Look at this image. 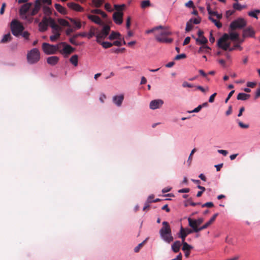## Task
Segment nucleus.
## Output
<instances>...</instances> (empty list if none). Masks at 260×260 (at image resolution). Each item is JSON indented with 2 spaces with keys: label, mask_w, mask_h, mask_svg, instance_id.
Returning <instances> with one entry per match:
<instances>
[{
  "label": "nucleus",
  "mask_w": 260,
  "mask_h": 260,
  "mask_svg": "<svg viewBox=\"0 0 260 260\" xmlns=\"http://www.w3.org/2000/svg\"><path fill=\"white\" fill-rule=\"evenodd\" d=\"M55 8L57 10V11L62 14H65L67 13L66 9L61 6L60 4H55Z\"/></svg>",
  "instance_id": "bb28decb"
},
{
  "label": "nucleus",
  "mask_w": 260,
  "mask_h": 260,
  "mask_svg": "<svg viewBox=\"0 0 260 260\" xmlns=\"http://www.w3.org/2000/svg\"><path fill=\"white\" fill-rule=\"evenodd\" d=\"M11 36L10 33H8L3 37V39L1 40V43H5L8 41H10L11 40Z\"/></svg>",
  "instance_id": "58836bf2"
},
{
  "label": "nucleus",
  "mask_w": 260,
  "mask_h": 260,
  "mask_svg": "<svg viewBox=\"0 0 260 260\" xmlns=\"http://www.w3.org/2000/svg\"><path fill=\"white\" fill-rule=\"evenodd\" d=\"M185 6L189 8H194V6L193 2L192 1H189L188 2L185 4Z\"/></svg>",
  "instance_id": "a18cd8bd"
},
{
  "label": "nucleus",
  "mask_w": 260,
  "mask_h": 260,
  "mask_svg": "<svg viewBox=\"0 0 260 260\" xmlns=\"http://www.w3.org/2000/svg\"><path fill=\"white\" fill-rule=\"evenodd\" d=\"M131 21V18L130 17H128L126 19V27L128 29L130 27Z\"/></svg>",
  "instance_id": "bf43d9fd"
},
{
  "label": "nucleus",
  "mask_w": 260,
  "mask_h": 260,
  "mask_svg": "<svg viewBox=\"0 0 260 260\" xmlns=\"http://www.w3.org/2000/svg\"><path fill=\"white\" fill-rule=\"evenodd\" d=\"M192 19H190L189 21L187 22L185 28V31L186 32H188L192 29L193 27L192 25Z\"/></svg>",
  "instance_id": "ea45409f"
},
{
  "label": "nucleus",
  "mask_w": 260,
  "mask_h": 260,
  "mask_svg": "<svg viewBox=\"0 0 260 260\" xmlns=\"http://www.w3.org/2000/svg\"><path fill=\"white\" fill-rule=\"evenodd\" d=\"M54 35L51 36L50 37V39L52 42H55L59 37L60 33L59 31H55V33H53Z\"/></svg>",
  "instance_id": "e433bc0d"
},
{
  "label": "nucleus",
  "mask_w": 260,
  "mask_h": 260,
  "mask_svg": "<svg viewBox=\"0 0 260 260\" xmlns=\"http://www.w3.org/2000/svg\"><path fill=\"white\" fill-rule=\"evenodd\" d=\"M120 34L118 32L112 31L109 36V39L110 40L114 39H120Z\"/></svg>",
  "instance_id": "c756f323"
},
{
  "label": "nucleus",
  "mask_w": 260,
  "mask_h": 260,
  "mask_svg": "<svg viewBox=\"0 0 260 260\" xmlns=\"http://www.w3.org/2000/svg\"><path fill=\"white\" fill-rule=\"evenodd\" d=\"M32 6V3L30 2L26 3L22 5L19 9L20 15L23 16V15L27 14Z\"/></svg>",
  "instance_id": "ddd939ff"
},
{
  "label": "nucleus",
  "mask_w": 260,
  "mask_h": 260,
  "mask_svg": "<svg viewBox=\"0 0 260 260\" xmlns=\"http://www.w3.org/2000/svg\"><path fill=\"white\" fill-rule=\"evenodd\" d=\"M213 206H214V205L212 202H207V203H206L205 204H203L202 205V207L203 208H204V207L211 208V207H213Z\"/></svg>",
  "instance_id": "5fc2aeb1"
},
{
  "label": "nucleus",
  "mask_w": 260,
  "mask_h": 260,
  "mask_svg": "<svg viewBox=\"0 0 260 260\" xmlns=\"http://www.w3.org/2000/svg\"><path fill=\"white\" fill-rule=\"evenodd\" d=\"M71 22L76 29H80L81 27V23L80 21L76 20L74 19H71Z\"/></svg>",
  "instance_id": "72a5a7b5"
},
{
  "label": "nucleus",
  "mask_w": 260,
  "mask_h": 260,
  "mask_svg": "<svg viewBox=\"0 0 260 260\" xmlns=\"http://www.w3.org/2000/svg\"><path fill=\"white\" fill-rule=\"evenodd\" d=\"M230 39L232 41L239 40V34L237 32H230L229 34H224L217 41V46L218 47L222 48L223 50L226 51L231 43L228 42Z\"/></svg>",
  "instance_id": "f257e3e1"
},
{
  "label": "nucleus",
  "mask_w": 260,
  "mask_h": 260,
  "mask_svg": "<svg viewBox=\"0 0 260 260\" xmlns=\"http://www.w3.org/2000/svg\"><path fill=\"white\" fill-rule=\"evenodd\" d=\"M188 221L189 226L192 228V232L198 233L203 230L202 226L199 227L196 219L188 218Z\"/></svg>",
  "instance_id": "f8f14e48"
},
{
  "label": "nucleus",
  "mask_w": 260,
  "mask_h": 260,
  "mask_svg": "<svg viewBox=\"0 0 260 260\" xmlns=\"http://www.w3.org/2000/svg\"><path fill=\"white\" fill-rule=\"evenodd\" d=\"M103 48L107 49L113 46V44L109 42H103L101 41V43H100Z\"/></svg>",
  "instance_id": "37998d69"
},
{
  "label": "nucleus",
  "mask_w": 260,
  "mask_h": 260,
  "mask_svg": "<svg viewBox=\"0 0 260 260\" xmlns=\"http://www.w3.org/2000/svg\"><path fill=\"white\" fill-rule=\"evenodd\" d=\"M235 92V90H232L230 93L229 94H228V97L226 98L225 100V103H227L228 101L230 100V99L231 98V97L233 95V94H234V93Z\"/></svg>",
  "instance_id": "e2e57ef3"
},
{
  "label": "nucleus",
  "mask_w": 260,
  "mask_h": 260,
  "mask_svg": "<svg viewBox=\"0 0 260 260\" xmlns=\"http://www.w3.org/2000/svg\"><path fill=\"white\" fill-rule=\"evenodd\" d=\"M255 32L252 27L249 26L243 30L242 37L243 38L248 37L254 38Z\"/></svg>",
  "instance_id": "4468645a"
},
{
  "label": "nucleus",
  "mask_w": 260,
  "mask_h": 260,
  "mask_svg": "<svg viewBox=\"0 0 260 260\" xmlns=\"http://www.w3.org/2000/svg\"><path fill=\"white\" fill-rule=\"evenodd\" d=\"M237 48H239L240 50H241L242 49V48L240 46L239 44H236L233 47H230V46L229 48L227 50H229V51H232Z\"/></svg>",
  "instance_id": "c03bdc74"
},
{
  "label": "nucleus",
  "mask_w": 260,
  "mask_h": 260,
  "mask_svg": "<svg viewBox=\"0 0 260 260\" xmlns=\"http://www.w3.org/2000/svg\"><path fill=\"white\" fill-rule=\"evenodd\" d=\"M247 25L246 20L243 18L240 17L232 21L230 25V29L234 31L237 29H242Z\"/></svg>",
  "instance_id": "423d86ee"
},
{
  "label": "nucleus",
  "mask_w": 260,
  "mask_h": 260,
  "mask_svg": "<svg viewBox=\"0 0 260 260\" xmlns=\"http://www.w3.org/2000/svg\"><path fill=\"white\" fill-rule=\"evenodd\" d=\"M218 152L220 154H222L224 156H226L228 153V152L226 150L221 149L218 150Z\"/></svg>",
  "instance_id": "338daca9"
},
{
  "label": "nucleus",
  "mask_w": 260,
  "mask_h": 260,
  "mask_svg": "<svg viewBox=\"0 0 260 260\" xmlns=\"http://www.w3.org/2000/svg\"><path fill=\"white\" fill-rule=\"evenodd\" d=\"M69 8L78 12H82L84 10L80 5L75 3H69L67 4Z\"/></svg>",
  "instance_id": "6ab92c4d"
},
{
  "label": "nucleus",
  "mask_w": 260,
  "mask_h": 260,
  "mask_svg": "<svg viewBox=\"0 0 260 260\" xmlns=\"http://www.w3.org/2000/svg\"><path fill=\"white\" fill-rule=\"evenodd\" d=\"M70 61L75 67H77L78 66V56L76 54L73 55L70 58Z\"/></svg>",
  "instance_id": "c85d7f7f"
},
{
  "label": "nucleus",
  "mask_w": 260,
  "mask_h": 260,
  "mask_svg": "<svg viewBox=\"0 0 260 260\" xmlns=\"http://www.w3.org/2000/svg\"><path fill=\"white\" fill-rule=\"evenodd\" d=\"M110 30V27L108 25H103V27L101 31L98 32L96 35V42L98 43H101L102 40L105 39L109 35Z\"/></svg>",
  "instance_id": "9d476101"
},
{
  "label": "nucleus",
  "mask_w": 260,
  "mask_h": 260,
  "mask_svg": "<svg viewBox=\"0 0 260 260\" xmlns=\"http://www.w3.org/2000/svg\"><path fill=\"white\" fill-rule=\"evenodd\" d=\"M164 104V101L161 99L154 100L150 102L149 107L151 109L155 110L160 108Z\"/></svg>",
  "instance_id": "2eb2a0df"
},
{
  "label": "nucleus",
  "mask_w": 260,
  "mask_h": 260,
  "mask_svg": "<svg viewBox=\"0 0 260 260\" xmlns=\"http://www.w3.org/2000/svg\"><path fill=\"white\" fill-rule=\"evenodd\" d=\"M182 85L183 87H189V88H191V87H193L194 86L193 85L188 83V82H187L186 81L183 82Z\"/></svg>",
  "instance_id": "6e6d98bb"
},
{
  "label": "nucleus",
  "mask_w": 260,
  "mask_h": 260,
  "mask_svg": "<svg viewBox=\"0 0 260 260\" xmlns=\"http://www.w3.org/2000/svg\"><path fill=\"white\" fill-rule=\"evenodd\" d=\"M196 151V148H194L191 151V153L189 156V157H188V159L187 160V162L189 164V165L190 164L191 162V160H192V155L194 154V153Z\"/></svg>",
  "instance_id": "8fccbe9b"
},
{
  "label": "nucleus",
  "mask_w": 260,
  "mask_h": 260,
  "mask_svg": "<svg viewBox=\"0 0 260 260\" xmlns=\"http://www.w3.org/2000/svg\"><path fill=\"white\" fill-rule=\"evenodd\" d=\"M192 233V231L189 229H184L181 227L180 230V232L178 237L182 239V242H184L185 240L186 237L188 235Z\"/></svg>",
  "instance_id": "dca6fc26"
},
{
  "label": "nucleus",
  "mask_w": 260,
  "mask_h": 260,
  "mask_svg": "<svg viewBox=\"0 0 260 260\" xmlns=\"http://www.w3.org/2000/svg\"><path fill=\"white\" fill-rule=\"evenodd\" d=\"M11 29L13 35L18 36L23 31L24 27L18 20H14L11 22Z\"/></svg>",
  "instance_id": "1a4fd4ad"
},
{
  "label": "nucleus",
  "mask_w": 260,
  "mask_h": 260,
  "mask_svg": "<svg viewBox=\"0 0 260 260\" xmlns=\"http://www.w3.org/2000/svg\"><path fill=\"white\" fill-rule=\"evenodd\" d=\"M235 12V10H228L225 13V17L229 18L231 16L233 15Z\"/></svg>",
  "instance_id": "603ef678"
},
{
  "label": "nucleus",
  "mask_w": 260,
  "mask_h": 260,
  "mask_svg": "<svg viewBox=\"0 0 260 260\" xmlns=\"http://www.w3.org/2000/svg\"><path fill=\"white\" fill-rule=\"evenodd\" d=\"M256 85V82H248L247 83V86L250 88H253Z\"/></svg>",
  "instance_id": "13d9d810"
},
{
  "label": "nucleus",
  "mask_w": 260,
  "mask_h": 260,
  "mask_svg": "<svg viewBox=\"0 0 260 260\" xmlns=\"http://www.w3.org/2000/svg\"><path fill=\"white\" fill-rule=\"evenodd\" d=\"M42 6L41 0H35L34 2V7L30 11L29 14H26L21 16V17L26 20L28 23H31L33 20L32 16L36 15L40 10Z\"/></svg>",
  "instance_id": "20e7f679"
},
{
  "label": "nucleus",
  "mask_w": 260,
  "mask_h": 260,
  "mask_svg": "<svg viewBox=\"0 0 260 260\" xmlns=\"http://www.w3.org/2000/svg\"><path fill=\"white\" fill-rule=\"evenodd\" d=\"M209 19L211 20L218 28H220L222 27V24L219 21L216 20L212 17H209Z\"/></svg>",
  "instance_id": "c9c22d12"
},
{
  "label": "nucleus",
  "mask_w": 260,
  "mask_h": 260,
  "mask_svg": "<svg viewBox=\"0 0 260 260\" xmlns=\"http://www.w3.org/2000/svg\"><path fill=\"white\" fill-rule=\"evenodd\" d=\"M123 99H124V95L123 94L116 95L113 98V102L117 106L119 107L121 105L123 101Z\"/></svg>",
  "instance_id": "412c9836"
},
{
  "label": "nucleus",
  "mask_w": 260,
  "mask_h": 260,
  "mask_svg": "<svg viewBox=\"0 0 260 260\" xmlns=\"http://www.w3.org/2000/svg\"><path fill=\"white\" fill-rule=\"evenodd\" d=\"M48 25L52 28V32L55 33V31H59L60 27L56 23L55 20L51 17L47 18Z\"/></svg>",
  "instance_id": "f3484780"
},
{
  "label": "nucleus",
  "mask_w": 260,
  "mask_h": 260,
  "mask_svg": "<svg viewBox=\"0 0 260 260\" xmlns=\"http://www.w3.org/2000/svg\"><path fill=\"white\" fill-rule=\"evenodd\" d=\"M182 244L183 245L182 249L184 251H190V250L192 249V247L185 241L182 242Z\"/></svg>",
  "instance_id": "2f4dec72"
},
{
  "label": "nucleus",
  "mask_w": 260,
  "mask_h": 260,
  "mask_svg": "<svg viewBox=\"0 0 260 260\" xmlns=\"http://www.w3.org/2000/svg\"><path fill=\"white\" fill-rule=\"evenodd\" d=\"M196 87L197 89L200 90V91H201L202 92H204V93H205L209 90L208 87H207L206 88H204L203 87H202V86H200V85L196 86Z\"/></svg>",
  "instance_id": "de8ad7c7"
},
{
  "label": "nucleus",
  "mask_w": 260,
  "mask_h": 260,
  "mask_svg": "<svg viewBox=\"0 0 260 260\" xmlns=\"http://www.w3.org/2000/svg\"><path fill=\"white\" fill-rule=\"evenodd\" d=\"M104 0H92V6L99 8L103 4Z\"/></svg>",
  "instance_id": "f704fd0d"
},
{
  "label": "nucleus",
  "mask_w": 260,
  "mask_h": 260,
  "mask_svg": "<svg viewBox=\"0 0 260 260\" xmlns=\"http://www.w3.org/2000/svg\"><path fill=\"white\" fill-rule=\"evenodd\" d=\"M6 6V4L5 3H4L2 4V7L0 10V14L3 15L4 13L5 9Z\"/></svg>",
  "instance_id": "680f3d73"
},
{
  "label": "nucleus",
  "mask_w": 260,
  "mask_h": 260,
  "mask_svg": "<svg viewBox=\"0 0 260 260\" xmlns=\"http://www.w3.org/2000/svg\"><path fill=\"white\" fill-rule=\"evenodd\" d=\"M190 40V38L189 37H186L185 39V40H184V42L183 43V45L185 46V45H186L187 44H188L189 43Z\"/></svg>",
  "instance_id": "69168bd1"
},
{
  "label": "nucleus",
  "mask_w": 260,
  "mask_h": 260,
  "mask_svg": "<svg viewBox=\"0 0 260 260\" xmlns=\"http://www.w3.org/2000/svg\"><path fill=\"white\" fill-rule=\"evenodd\" d=\"M162 227L159 230L161 238L166 242L170 243L174 240L170 225L167 221H163Z\"/></svg>",
  "instance_id": "7ed1b4c3"
},
{
  "label": "nucleus",
  "mask_w": 260,
  "mask_h": 260,
  "mask_svg": "<svg viewBox=\"0 0 260 260\" xmlns=\"http://www.w3.org/2000/svg\"><path fill=\"white\" fill-rule=\"evenodd\" d=\"M105 9L109 11V12H111L112 11V9L111 8V5L109 4V3H106L105 5Z\"/></svg>",
  "instance_id": "0e129e2a"
},
{
  "label": "nucleus",
  "mask_w": 260,
  "mask_h": 260,
  "mask_svg": "<svg viewBox=\"0 0 260 260\" xmlns=\"http://www.w3.org/2000/svg\"><path fill=\"white\" fill-rule=\"evenodd\" d=\"M238 123L239 126L242 128H248L249 126V124H244L240 121H238Z\"/></svg>",
  "instance_id": "3c124183"
},
{
  "label": "nucleus",
  "mask_w": 260,
  "mask_h": 260,
  "mask_svg": "<svg viewBox=\"0 0 260 260\" xmlns=\"http://www.w3.org/2000/svg\"><path fill=\"white\" fill-rule=\"evenodd\" d=\"M77 38V36H74L73 37L70 39V42L71 44L74 45H78V44L77 43L76 41V39Z\"/></svg>",
  "instance_id": "09e8293b"
},
{
  "label": "nucleus",
  "mask_w": 260,
  "mask_h": 260,
  "mask_svg": "<svg viewBox=\"0 0 260 260\" xmlns=\"http://www.w3.org/2000/svg\"><path fill=\"white\" fill-rule=\"evenodd\" d=\"M58 44L57 45H50L47 43H43L42 49L46 54H53L58 50Z\"/></svg>",
  "instance_id": "9b49d317"
},
{
  "label": "nucleus",
  "mask_w": 260,
  "mask_h": 260,
  "mask_svg": "<svg viewBox=\"0 0 260 260\" xmlns=\"http://www.w3.org/2000/svg\"><path fill=\"white\" fill-rule=\"evenodd\" d=\"M250 96V94L242 92L238 94L237 99L238 100L245 101L248 100Z\"/></svg>",
  "instance_id": "a878e982"
},
{
  "label": "nucleus",
  "mask_w": 260,
  "mask_h": 260,
  "mask_svg": "<svg viewBox=\"0 0 260 260\" xmlns=\"http://www.w3.org/2000/svg\"><path fill=\"white\" fill-rule=\"evenodd\" d=\"M112 44L113 45H115L116 46H120L122 45V42L120 41L117 40L114 41Z\"/></svg>",
  "instance_id": "774afa93"
},
{
  "label": "nucleus",
  "mask_w": 260,
  "mask_h": 260,
  "mask_svg": "<svg viewBox=\"0 0 260 260\" xmlns=\"http://www.w3.org/2000/svg\"><path fill=\"white\" fill-rule=\"evenodd\" d=\"M217 95V93H213V94H212L210 98H209V103H213L214 102V99H215V97L216 96V95Z\"/></svg>",
  "instance_id": "052dcab7"
},
{
  "label": "nucleus",
  "mask_w": 260,
  "mask_h": 260,
  "mask_svg": "<svg viewBox=\"0 0 260 260\" xmlns=\"http://www.w3.org/2000/svg\"><path fill=\"white\" fill-rule=\"evenodd\" d=\"M202 108H203V106L199 105L197 108L194 109L192 111L189 112V113H192V112L197 113V112H199L201 110V109Z\"/></svg>",
  "instance_id": "4d7b16f0"
},
{
  "label": "nucleus",
  "mask_w": 260,
  "mask_h": 260,
  "mask_svg": "<svg viewBox=\"0 0 260 260\" xmlns=\"http://www.w3.org/2000/svg\"><path fill=\"white\" fill-rule=\"evenodd\" d=\"M186 57V55L184 53H182V54L176 55L175 57V60H180L181 59L185 58Z\"/></svg>",
  "instance_id": "864d4df0"
},
{
  "label": "nucleus",
  "mask_w": 260,
  "mask_h": 260,
  "mask_svg": "<svg viewBox=\"0 0 260 260\" xmlns=\"http://www.w3.org/2000/svg\"><path fill=\"white\" fill-rule=\"evenodd\" d=\"M59 61V57L56 56H52L47 58V62L51 66H54Z\"/></svg>",
  "instance_id": "4be33fe9"
},
{
  "label": "nucleus",
  "mask_w": 260,
  "mask_h": 260,
  "mask_svg": "<svg viewBox=\"0 0 260 260\" xmlns=\"http://www.w3.org/2000/svg\"><path fill=\"white\" fill-rule=\"evenodd\" d=\"M87 18L95 24L100 25H103L104 24L101 18L96 15L89 14L87 15Z\"/></svg>",
  "instance_id": "a211bd4d"
},
{
  "label": "nucleus",
  "mask_w": 260,
  "mask_h": 260,
  "mask_svg": "<svg viewBox=\"0 0 260 260\" xmlns=\"http://www.w3.org/2000/svg\"><path fill=\"white\" fill-rule=\"evenodd\" d=\"M259 13H260L259 10H255L254 11L249 12L248 14L250 17H252L253 18L257 19V14H258Z\"/></svg>",
  "instance_id": "4c0bfd02"
},
{
  "label": "nucleus",
  "mask_w": 260,
  "mask_h": 260,
  "mask_svg": "<svg viewBox=\"0 0 260 260\" xmlns=\"http://www.w3.org/2000/svg\"><path fill=\"white\" fill-rule=\"evenodd\" d=\"M182 243H181L179 241H176L172 245L171 248L173 251L175 253H177L179 251L180 247L181 246Z\"/></svg>",
  "instance_id": "5701e85b"
},
{
  "label": "nucleus",
  "mask_w": 260,
  "mask_h": 260,
  "mask_svg": "<svg viewBox=\"0 0 260 260\" xmlns=\"http://www.w3.org/2000/svg\"><path fill=\"white\" fill-rule=\"evenodd\" d=\"M210 50H211V48L209 47L206 45H203L199 48L198 52L199 53L203 52L207 53Z\"/></svg>",
  "instance_id": "7c9ffc66"
},
{
  "label": "nucleus",
  "mask_w": 260,
  "mask_h": 260,
  "mask_svg": "<svg viewBox=\"0 0 260 260\" xmlns=\"http://www.w3.org/2000/svg\"><path fill=\"white\" fill-rule=\"evenodd\" d=\"M218 214H215L210 219L209 221H207L205 224L202 226V230H204L207 229L209 226H210L215 220L216 218L218 216Z\"/></svg>",
  "instance_id": "393cba45"
},
{
  "label": "nucleus",
  "mask_w": 260,
  "mask_h": 260,
  "mask_svg": "<svg viewBox=\"0 0 260 260\" xmlns=\"http://www.w3.org/2000/svg\"><path fill=\"white\" fill-rule=\"evenodd\" d=\"M27 59L30 64L37 62L40 59V52L37 48H34L27 53Z\"/></svg>",
  "instance_id": "6e6552de"
},
{
  "label": "nucleus",
  "mask_w": 260,
  "mask_h": 260,
  "mask_svg": "<svg viewBox=\"0 0 260 260\" xmlns=\"http://www.w3.org/2000/svg\"><path fill=\"white\" fill-rule=\"evenodd\" d=\"M233 7L235 10L237 11H241L242 9L246 8L245 5L242 6L238 3H234Z\"/></svg>",
  "instance_id": "473e14b6"
},
{
  "label": "nucleus",
  "mask_w": 260,
  "mask_h": 260,
  "mask_svg": "<svg viewBox=\"0 0 260 260\" xmlns=\"http://www.w3.org/2000/svg\"><path fill=\"white\" fill-rule=\"evenodd\" d=\"M58 51L63 55L64 57H67L69 54L75 51V49L73 48L70 45L65 42H61L58 44Z\"/></svg>",
  "instance_id": "0eeeda50"
},
{
  "label": "nucleus",
  "mask_w": 260,
  "mask_h": 260,
  "mask_svg": "<svg viewBox=\"0 0 260 260\" xmlns=\"http://www.w3.org/2000/svg\"><path fill=\"white\" fill-rule=\"evenodd\" d=\"M144 242L145 241L138 244V245L135 248L134 251L135 252H138L140 251V250L143 246Z\"/></svg>",
  "instance_id": "49530a36"
},
{
  "label": "nucleus",
  "mask_w": 260,
  "mask_h": 260,
  "mask_svg": "<svg viewBox=\"0 0 260 260\" xmlns=\"http://www.w3.org/2000/svg\"><path fill=\"white\" fill-rule=\"evenodd\" d=\"M98 28L94 26H91L89 29V32L87 34V37L88 39H90L98 33Z\"/></svg>",
  "instance_id": "b1692460"
},
{
  "label": "nucleus",
  "mask_w": 260,
  "mask_h": 260,
  "mask_svg": "<svg viewBox=\"0 0 260 260\" xmlns=\"http://www.w3.org/2000/svg\"><path fill=\"white\" fill-rule=\"evenodd\" d=\"M125 6L124 4L122 5H114V6L115 9L117 11L113 13V19L114 22L117 24L120 25L122 24L123 22L122 18L123 14L121 11Z\"/></svg>",
  "instance_id": "39448f33"
},
{
  "label": "nucleus",
  "mask_w": 260,
  "mask_h": 260,
  "mask_svg": "<svg viewBox=\"0 0 260 260\" xmlns=\"http://www.w3.org/2000/svg\"><path fill=\"white\" fill-rule=\"evenodd\" d=\"M196 43L197 44H203L206 45V44L208 42V40L204 36L198 38L196 39Z\"/></svg>",
  "instance_id": "cd10ccee"
},
{
  "label": "nucleus",
  "mask_w": 260,
  "mask_h": 260,
  "mask_svg": "<svg viewBox=\"0 0 260 260\" xmlns=\"http://www.w3.org/2000/svg\"><path fill=\"white\" fill-rule=\"evenodd\" d=\"M171 34V32L167 28L159 26L156 27L155 38L160 43H170L173 41V39L168 38L167 37L170 35Z\"/></svg>",
  "instance_id": "f03ea898"
},
{
  "label": "nucleus",
  "mask_w": 260,
  "mask_h": 260,
  "mask_svg": "<svg viewBox=\"0 0 260 260\" xmlns=\"http://www.w3.org/2000/svg\"><path fill=\"white\" fill-rule=\"evenodd\" d=\"M150 6V2L149 0L143 1L141 2V7L142 9H145Z\"/></svg>",
  "instance_id": "79ce46f5"
},
{
  "label": "nucleus",
  "mask_w": 260,
  "mask_h": 260,
  "mask_svg": "<svg viewBox=\"0 0 260 260\" xmlns=\"http://www.w3.org/2000/svg\"><path fill=\"white\" fill-rule=\"evenodd\" d=\"M58 22L59 23V24L62 26L68 27L70 26L69 22L63 19H59L58 20Z\"/></svg>",
  "instance_id": "a19ab883"
},
{
  "label": "nucleus",
  "mask_w": 260,
  "mask_h": 260,
  "mask_svg": "<svg viewBox=\"0 0 260 260\" xmlns=\"http://www.w3.org/2000/svg\"><path fill=\"white\" fill-rule=\"evenodd\" d=\"M48 25L47 17H44L42 21L39 24L40 30L42 32L46 31L47 29Z\"/></svg>",
  "instance_id": "aec40b11"
}]
</instances>
